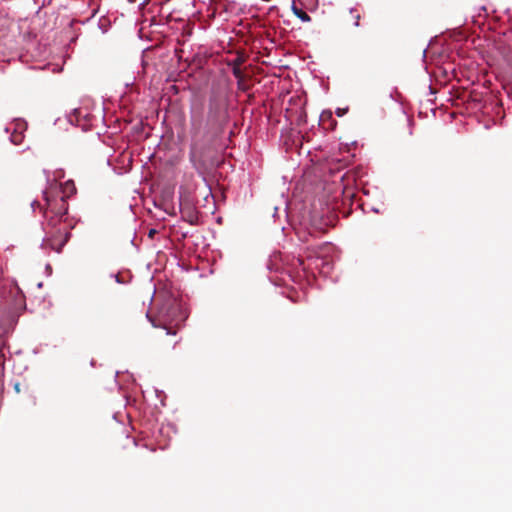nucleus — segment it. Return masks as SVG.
Masks as SVG:
<instances>
[{"instance_id":"nucleus-9","label":"nucleus","mask_w":512,"mask_h":512,"mask_svg":"<svg viewBox=\"0 0 512 512\" xmlns=\"http://www.w3.org/2000/svg\"><path fill=\"white\" fill-rule=\"evenodd\" d=\"M62 193L64 196V199L74 195L76 193V187L72 180H68L64 183L62 186Z\"/></svg>"},{"instance_id":"nucleus-16","label":"nucleus","mask_w":512,"mask_h":512,"mask_svg":"<svg viewBox=\"0 0 512 512\" xmlns=\"http://www.w3.org/2000/svg\"><path fill=\"white\" fill-rule=\"evenodd\" d=\"M111 277H113V278L115 279V281H116L117 283H119V284L124 283V282L120 279V277H119V275H118V274H111Z\"/></svg>"},{"instance_id":"nucleus-1","label":"nucleus","mask_w":512,"mask_h":512,"mask_svg":"<svg viewBox=\"0 0 512 512\" xmlns=\"http://www.w3.org/2000/svg\"><path fill=\"white\" fill-rule=\"evenodd\" d=\"M228 96L219 87L212 86L206 104V112L194 109L191 112V151L193 161L195 150L201 141H213L224 130L229 122Z\"/></svg>"},{"instance_id":"nucleus-24","label":"nucleus","mask_w":512,"mask_h":512,"mask_svg":"<svg viewBox=\"0 0 512 512\" xmlns=\"http://www.w3.org/2000/svg\"><path fill=\"white\" fill-rule=\"evenodd\" d=\"M154 232H155V230H154V229H151V231H150V235H154Z\"/></svg>"},{"instance_id":"nucleus-21","label":"nucleus","mask_w":512,"mask_h":512,"mask_svg":"<svg viewBox=\"0 0 512 512\" xmlns=\"http://www.w3.org/2000/svg\"><path fill=\"white\" fill-rule=\"evenodd\" d=\"M146 317L152 322V324L155 326V323L152 321V319L150 318L149 314H146Z\"/></svg>"},{"instance_id":"nucleus-19","label":"nucleus","mask_w":512,"mask_h":512,"mask_svg":"<svg viewBox=\"0 0 512 512\" xmlns=\"http://www.w3.org/2000/svg\"><path fill=\"white\" fill-rule=\"evenodd\" d=\"M45 270L49 272V274L51 273L52 271V268H51V265L50 264H47L46 267H45Z\"/></svg>"},{"instance_id":"nucleus-5","label":"nucleus","mask_w":512,"mask_h":512,"mask_svg":"<svg viewBox=\"0 0 512 512\" xmlns=\"http://www.w3.org/2000/svg\"><path fill=\"white\" fill-rule=\"evenodd\" d=\"M26 129L27 123L23 119H15L10 125L5 127V132L11 134V143L19 145L24 139V132Z\"/></svg>"},{"instance_id":"nucleus-7","label":"nucleus","mask_w":512,"mask_h":512,"mask_svg":"<svg viewBox=\"0 0 512 512\" xmlns=\"http://www.w3.org/2000/svg\"><path fill=\"white\" fill-rule=\"evenodd\" d=\"M314 267L320 271V273L328 274L332 270V263L323 257H316L313 259Z\"/></svg>"},{"instance_id":"nucleus-3","label":"nucleus","mask_w":512,"mask_h":512,"mask_svg":"<svg viewBox=\"0 0 512 512\" xmlns=\"http://www.w3.org/2000/svg\"><path fill=\"white\" fill-rule=\"evenodd\" d=\"M6 293H7L6 286L3 284H0V298H3L5 300L4 304H3L5 308L6 307H8L9 309L11 308V304H12V300L10 299L11 297H13L14 309H18L24 305V295L22 294V292L16 285H10V288H9L10 297L9 298L6 296Z\"/></svg>"},{"instance_id":"nucleus-20","label":"nucleus","mask_w":512,"mask_h":512,"mask_svg":"<svg viewBox=\"0 0 512 512\" xmlns=\"http://www.w3.org/2000/svg\"><path fill=\"white\" fill-rule=\"evenodd\" d=\"M284 205H285L284 211L287 213L288 203H287V201H286V200L284 201Z\"/></svg>"},{"instance_id":"nucleus-23","label":"nucleus","mask_w":512,"mask_h":512,"mask_svg":"<svg viewBox=\"0 0 512 512\" xmlns=\"http://www.w3.org/2000/svg\"><path fill=\"white\" fill-rule=\"evenodd\" d=\"M154 232H155V230H154V229H151V231H150V235H154Z\"/></svg>"},{"instance_id":"nucleus-15","label":"nucleus","mask_w":512,"mask_h":512,"mask_svg":"<svg viewBox=\"0 0 512 512\" xmlns=\"http://www.w3.org/2000/svg\"><path fill=\"white\" fill-rule=\"evenodd\" d=\"M347 109L338 108L336 111L337 116L342 117L346 113Z\"/></svg>"},{"instance_id":"nucleus-13","label":"nucleus","mask_w":512,"mask_h":512,"mask_svg":"<svg viewBox=\"0 0 512 512\" xmlns=\"http://www.w3.org/2000/svg\"><path fill=\"white\" fill-rule=\"evenodd\" d=\"M237 88L241 91H246L247 90V87L244 83V78H242L241 80H237Z\"/></svg>"},{"instance_id":"nucleus-25","label":"nucleus","mask_w":512,"mask_h":512,"mask_svg":"<svg viewBox=\"0 0 512 512\" xmlns=\"http://www.w3.org/2000/svg\"><path fill=\"white\" fill-rule=\"evenodd\" d=\"M277 211H278V207H275V213H274V215H273L274 217H275V215H276Z\"/></svg>"},{"instance_id":"nucleus-17","label":"nucleus","mask_w":512,"mask_h":512,"mask_svg":"<svg viewBox=\"0 0 512 512\" xmlns=\"http://www.w3.org/2000/svg\"><path fill=\"white\" fill-rule=\"evenodd\" d=\"M188 221L190 224H194L195 223V220H196V216L194 214H190L188 215Z\"/></svg>"},{"instance_id":"nucleus-11","label":"nucleus","mask_w":512,"mask_h":512,"mask_svg":"<svg viewBox=\"0 0 512 512\" xmlns=\"http://www.w3.org/2000/svg\"><path fill=\"white\" fill-rule=\"evenodd\" d=\"M243 62H244L243 57L242 56H237L236 58H234L233 60L228 62V66L231 67V68H233V67L240 68V66L242 65Z\"/></svg>"},{"instance_id":"nucleus-12","label":"nucleus","mask_w":512,"mask_h":512,"mask_svg":"<svg viewBox=\"0 0 512 512\" xmlns=\"http://www.w3.org/2000/svg\"><path fill=\"white\" fill-rule=\"evenodd\" d=\"M231 69H232V74L236 78V80H241L242 78H244V75H243V73H242L240 68L233 67Z\"/></svg>"},{"instance_id":"nucleus-18","label":"nucleus","mask_w":512,"mask_h":512,"mask_svg":"<svg viewBox=\"0 0 512 512\" xmlns=\"http://www.w3.org/2000/svg\"><path fill=\"white\" fill-rule=\"evenodd\" d=\"M36 206L40 207V203L38 201H36V200L32 201L31 202V207H32L33 210H35Z\"/></svg>"},{"instance_id":"nucleus-10","label":"nucleus","mask_w":512,"mask_h":512,"mask_svg":"<svg viewBox=\"0 0 512 512\" xmlns=\"http://www.w3.org/2000/svg\"><path fill=\"white\" fill-rule=\"evenodd\" d=\"M349 12H350V14H352L353 19H354V23H353V25H354L355 27H359V26H360V18H361V16H360V14L357 12L356 8H353V7H352V8H350Z\"/></svg>"},{"instance_id":"nucleus-14","label":"nucleus","mask_w":512,"mask_h":512,"mask_svg":"<svg viewBox=\"0 0 512 512\" xmlns=\"http://www.w3.org/2000/svg\"><path fill=\"white\" fill-rule=\"evenodd\" d=\"M69 237H70V233H66L64 241L61 243L60 247L57 249L58 253L61 252L62 247L66 244V242L68 241Z\"/></svg>"},{"instance_id":"nucleus-8","label":"nucleus","mask_w":512,"mask_h":512,"mask_svg":"<svg viewBox=\"0 0 512 512\" xmlns=\"http://www.w3.org/2000/svg\"><path fill=\"white\" fill-rule=\"evenodd\" d=\"M291 9H292V12L294 13V15L296 17H298L302 22L306 23V22H310L311 21V17L308 15V13H306L301 8H299L295 4V2L292 3Z\"/></svg>"},{"instance_id":"nucleus-22","label":"nucleus","mask_w":512,"mask_h":512,"mask_svg":"<svg viewBox=\"0 0 512 512\" xmlns=\"http://www.w3.org/2000/svg\"><path fill=\"white\" fill-rule=\"evenodd\" d=\"M15 390H16L17 392H19V390H20V389H19V384H18V383L15 385Z\"/></svg>"},{"instance_id":"nucleus-4","label":"nucleus","mask_w":512,"mask_h":512,"mask_svg":"<svg viewBox=\"0 0 512 512\" xmlns=\"http://www.w3.org/2000/svg\"><path fill=\"white\" fill-rule=\"evenodd\" d=\"M95 116L88 112L87 108L80 107L76 108L69 116V121L72 124L81 126L83 130H88L94 125Z\"/></svg>"},{"instance_id":"nucleus-2","label":"nucleus","mask_w":512,"mask_h":512,"mask_svg":"<svg viewBox=\"0 0 512 512\" xmlns=\"http://www.w3.org/2000/svg\"><path fill=\"white\" fill-rule=\"evenodd\" d=\"M158 314L165 322L176 326L183 324L188 317L187 309L174 297H168L161 303Z\"/></svg>"},{"instance_id":"nucleus-6","label":"nucleus","mask_w":512,"mask_h":512,"mask_svg":"<svg viewBox=\"0 0 512 512\" xmlns=\"http://www.w3.org/2000/svg\"><path fill=\"white\" fill-rule=\"evenodd\" d=\"M44 199L46 201L47 209L51 211L54 215L58 217H63L68 212V206L66 204V199L64 196H61L59 200H56L54 203L48 198L47 193L43 192Z\"/></svg>"}]
</instances>
